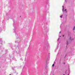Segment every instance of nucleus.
Masks as SVG:
<instances>
[{
  "mask_svg": "<svg viewBox=\"0 0 75 75\" xmlns=\"http://www.w3.org/2000/svg\"><path fill=\"white\" fill-rule=\"evenodd\" d=\"M67 42L68 43V42Z\"/></svg>",
  "mask_w": 75,
  "mask_h": 75,
  "instance_id": "nucleus-10",
  "label": "nucleus"
},
{
  "mask_svg": "<svg viewBox=\"0 0 75 75\" xmlns=\"http://www.w3.org/2000/svg\"><path fill=\"white\" fill-rule=\"evenodd\" d=\"M67 11V9L65 10V11Z\"/></svg>",
  "mask_w": 75,
  "mask_h": 75,
  "instance_id": "nucleus-5",
  "label": "nucleus"
},
{
  "mask_svg": "<svg viewBox=\"0 0 75 75\" xmlns=\"http://www.w3.org/2000/svg\"><path fill=\"white\" fill-rule=\"evenodd\" d=\"M68 75H69V74H68Z\"/></svg>",
  "mask_w": 75,
  "mask_h": 75,
  "instance_id": "nucleus-9",
  "label": "nucleus"
},
{
  "mask_svg": "<svg viewBox=\"0 0 75 75\" xmlns=\"http://www.w3.org/2000/svg\"><path fill=\"white\" fill-rule=\"evenodd\" d=\"M75 27H74V28H73V30H75Z\"/></svg>",
  "mask_w": 75,
  "mask_h": 75,
  "instance_id": "nucleus-3",
  "label": "nucleus"
},
{
  "mask_svg": "<svg viewBox=\"0 0 75 75\" xmlns=\"http://www.w3.org/2000/svg\"><path fill=\"white\" fill-rule=\"evenodd\" d=\"M54 64H53V65H52V67H54Z\"/></svg>",
  "mask_w": 75,
  "mask_h": 75,
  "instance_id": "nucleus-1",
  "label": "nucleus"
},
{
  "mask_svg": "<svg viewBox=\"0 0 75 75\" xmlns=\"http://www.w3.org/2000/svg\"><path fill=\"white\" fill-rule=\"evenodd\" d=\"M63 75H65V74H63Z\"/></svg>",
  "mask_w": 75,
  "mask_h": 75,
  "instance_id": "nucleus-11",
  "label": "nucleus"
},
{
  "mask_svg": "<svg viewBox=\"0 0 75 75\" xmlns=\"http://www.w3.org/2000/svg\"><path fill=\"white\" fill-rule=\"evenodd\" d=\"M9 75H11V74H9Z\"/></svg>",
  "mask_w": 75,
  "mask_h": 75,
  "instance_id": "nucleus-8",
  "label": "nucleus"
},
{
  "mask_svg": "<svg viewBox=\"0 0 75 75\" xmlns=\"http://www.w3.org/2000/svg\"><path fill=\"white\" fill-rule=\"evenodd\" d=\"M63 37H64V35H63Z\"/></svg>",
  "mask_w": 75,
  "mask_h": 75,
  "instance_id": "nucleus-6",
  "label": "nucleus"
},
{
  "mask_svg": "<svg viewBox=\"0 0 75 75\" xmlns=\"http://www.w3.org/2000/svg\"><path fill=\"white\" fill-rule=\"evenodd\" d=\"M46 49L48 50V49Z\"/></svg>",
  "mask_w": 75,
  "mask_h": 75,
  "instance_id": "nucleus-7",
  "label": "nucleus"
},
{
  "mask_svg": "<svg viewBox=\"0 0 75 75\" xmlns=\"http://www.w3.org/2000/svg\"><path fill=\"white\" fill-rule=\"evenodd\" d=\"M62 7H63V10H64V6H62Z\"/></svg>",
  "mask_w": 75,
  "mask_h": 75,
  "instance_id": "nucleus-2",
  "label": "nucleus"
},
{
  "mask_svg": "<svg viewBox=\"0 0 75 75\" xmlns=\"http://www.w3.org/2000/svg\"><path fill=\"white\" fill-rule=\"evenodd\" d=\"M62 15L61 16H60V17L61 18H62Z\"/></svg>",
  "mask_w": 75,
  "mask_h": 75,
  "instance_id": "nucleus-4",
  "label": "nucleus"
}]
</instances>
